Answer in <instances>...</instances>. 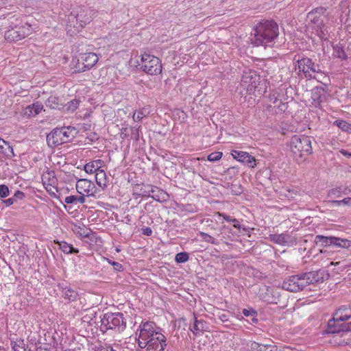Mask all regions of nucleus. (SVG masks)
Segmentation results:
<instances>
[{
	"label": "nucleus",
	"instance_id": "25",
	"mask_svg": "<svg viewBox=\"0 0 351 351\" xmlns=\"http://www.w3.org/2000/svg\"><path fill=\"white\" fill-rule=\"evenodd\" d=\"M252 351H278L276 346L260 344L257 342H252L250 346Z\"/></svg>",
	"mask_w": 351,
	"mask_h": 351
},
{
	"label": "nucleus",
	"instance_id": "10",
	"mask_svg": "<svg viewBox=\"0 0 351 351\" xmlns=\"http://www.w3.org/2000/svg\"><path fill=\"white\" fill-rule=\"evenodd\" d=\"M140 68L148 75H158L162 72L160 60L152 55L144 53L141 56Z\"/></svg>",
	"mask_w": 351,
	"mask_h": 351
},
{
	"label": "nucleus",
	"instance_id": "2",
	"mask_svg": "<svg viewBox=\"0 0 351 351\" xmlns=\"http://www.w3.org/2000/svg\"><path fill=\"white\" fill-rule=\"evenodd\" d=\"M252 43L255 46H271L278 36L279 28L274 20L263 19L254 27Z\"/></svg>",
	"mask_w": 351,
	"mask_h": 351
},
{
	"label": "nucleus",
	"instance_id": "40",
	"mask_svg": "<svg viewBox=\"0 0 351 351\" xmlns=\"http://www.w3.org/2000/svg\"><path fill=\"white\" fill-rule=\"evenodd\" d=\"M147 116L146 111L145 110H141L136 111L133 114V119L134 121H140L143 119V117Z\"/></svg>",
	"mask_w": 351,
	"mask_h": 351
},
{
	"label": "nucleus",
	"instance_id": "14",
	"mask_svg": "<svg viewBox=\"0 0 351 351\" xmlns=\"http://www.w3.org/2000/svg\"><path fill=\"white\" fill-rule=\"evenodd\" d=\"M84 169L85 172L88 174H95V176L103 174L104 176H106V171L107 167L105 162L100 159L92 160L86 163L84 167Z\"/></svg>",
	"mask_w": 351,
	"mask_h": 351
},
{
	"label": "nucleus",
	"instance_id": "34",
	"mask_svg": "<svg viewBox=\"0 0 351 351\" xmlns=\"http://www.w3.org/2000/svg\"><path fill=\"white\" fill-rule=\"evenodd\" d=\"M243 314L247 317L252 318V322L254 324H256L258 322V319L256 318L257 312L252 308L249 309L244 308L243 310Z\"/></svg>",
	"mask_w": 351,
	"mask_h": 351
},
{
	"label": "nucleus",
	"instance_id": "21",
	"mask_svg": "<svg viewBox=\"0 0 351 351\" xmlns=\"http://www.w3.org/2000/svg\"><path fill=\"white\" fill-rule=\"evenodd\" d=\"M149 197H152L157 202H162L168 199L169 195L165 191L154 186Z\"/></svg>",
	"mask_w": 351,
	"mask_h": 351
},
{
	"label": "nucleus",
	"instance_id": "35",
	"mask_svg": "<svg viewBox=\"0 0 351 351\" xmlns=\"http://www.w3.org/2000/svg\"><path fill=\"white\" fill-rule=\"evenodd\" d=\"M333 49L335 57L341 60H346L348 58V56L342 47L336 45L333 47Z\"/></svg>",
	"mask_w": 351,
	"mask_h": 351
},
{
	"label": "nucleus",
	"instance_id": "18",
	"mask_svg": "<svg viewBox=\"0 0 351 351\" xmlns=\"http://www.w3.org/2000/svg\"><path fill=\"white\" fill-rule=\"evenodd\" d=\"M208 328V325L204 319H198L194 316V322L191 328V331L195 335L206 331Z\"/></svg>",
	"mask_w": 351,
	"mask_h": 351
},
{
	"label": "nucleus",
	"instance_id": "57",
	"mask_svg": "<svg viewBox=\"0 0 351 351\" xmlns=\"http://www.w3.org/2000/svg\"><path fill=\"white\" fill-rule=\"evenodd\" d=\"M317 34L322 38V39H326L325 37L324 30V29H319L316 30Z\"/></svg>",
	"mask_w": 351,
	"mask_h": 351
},
{
	"label": "nucleus",
	"instance_id": "62",
	"mask_svg": "<svg viewBox=\"0 0 351 351\" xmlns=\"http://www.w3.org/2000/svg\"><path fill=\"white\" fill-rule=\"evenodd\" d=\"M285 104L281 102V105L278 106V108H280V110L285 111L284 109H282V107H285Z\"/></svg>",
	"mask_w": 351,
	"mask_h": 351
},
{
	"label": "nucleus",
	"instance_id": "37",
	"mask_svg": "<svg viewBox=\"0 0 351 351\" xmlns=\"http://www.w3.org/2000/svg\"><path fill=\"white\" fill-rule=\"evenodd\" d=\"M189 258V256L187 252H179L176 255L175 261L178 263H184L188 261Z\"/></svg>",
	"mask_w": 351,
	"mask_h": 351
},
{
	"label": "nucleus",
	"instance_id": "56",
	"mask_svg": "<svg viewBox=\"0 0 351 351\" xmlns=\"http://www.w3.org/2000/svg\"><path fill=\"white\" fill-rule=\"evenodd\" d=\"M231 222L232 223L233 226L235 228L239 229V230L241 228V225H240V223L238 219L233 218Z\"/></svg>",
	"mask_w": 351,
	"mask_h": 351
},
{
	"label": "nucleus",
	"instance_id": "9",
	"mask_svg": "<svg viewBox=\"0 0 351 351\" xmlns=\"http://www.w3.org/2000/svg\"><path fill=\"white\" fill-rule=\"evenodd\" d=\"M75 133L73 127H62L53 129L47 136V142L49 147H55L70 141Z\"/></svg>",
	"mask_w": 351,
	"mask_h": 351
},
{
	"label": "nucleus",
	"instance_id": "5",
	"mask_svg": "<svg viewBox=\"0 0 351 351\" xmlns=\"http://www.w3.org/2000/svg\"><path fill=\"white\" fill-rule=\"evenodd\" d=\"M8 29L5 32V39L8 42H16L25 38L32 32L31 25L22 24L21 20L13 16L8 19Z\"/></svg>",
	"mask_w": 351,
	"mask_h": 351
},
{
	"label": "nucleus",
	"instance_id": "22",
	"mask_svg": "<svg viewBox=\"0 0 351 351\" xmlns=\"http://www.w3.org/2000/svg\"><path fill=\"white\" fill-rule=\"evenodd\" d=\"M62 297L68 302L75 301L78 298L77 291L71 287H62Z\"/></svg>",
	"mask_w": 351,
	"mask_h": 351
},
{
	"label": "nucleus",
	"instance_id": "23",
	"mask_svg": "<svg viewBox=\"0 0 351 351\" xmlns=\"http://www.w3.org/2000/svg\"><path fill=\"white\" fill-rule=\"evenodd\" d=\"M289 236L287 234H271L269 240L278 245H285L289 241Z\"/></svg>",
	"mask_w": 351,
	"mask_h": 351
},
{
	"label": "nucleus",
	"instance_id": "53",
	"mask_svg": "<svg viewBox=\"0 0 351 351\" xmlns=\"http://www.w3.org/2000/svg\"><path fill=\"white\" fill-rule=\"evenodd\" d=\"M217 215L219 216V217H223V219L224 220H226V221H228V222H231L232 219L233 218H231L229 215H227L226 214L222 213H218Z\"/></svg>",
	"mask_w": 351,
	"mask_h": 351
},
{
	"label": "nucleus",
	"instance_id": "64",
	"mask_svg": "<svg viewBox=\"0 0 351 351\" xmlns=\"http://www.w3.org/2000/svg\"><path fill=\"white\" fill-rule=\"evenodd\" d=\"M0 351H5V350L0 346Z\"/></svg>",
	"mask_w": 351,
	"mask_h": 351
},
{
	"label": "nucleus",
	"instance_id": "59",
	"mask_svg": "<svg viewBox=\"0 0 351 351\" xmlns=\"http://www.w3.org/2000/svg\"><path fill=\"white\" fill-rule=\"evenodd\" d=\"M341 154H343L344 156H351V153H349L348 152L346 151V150H342L341 152Z\"/></svg>",
	"mask_w": 351,
	"mask_h": 351
},
{
	"label": "nucleus",
	"instance_id": "54",
	"mask_svg": "<svg viewBox=\"0 0 351 351\" xmlns=\"http://www.w3.org/2000/svg\"><path fill=\"white\" fill-rule=\"evenodd\" d=\"M15 202H16L12 198V197L3 201V203H4L6 206H10L12 205Z\"/></svg>",
	"mask_w": 351,
	"mask_h": 351
},
{
	"label": "nucleus",
	"instance_id": "28",
	"mask_svg": "<svg viewBox=\"0 0 351 351\" xmlns=\"http://www.w3.org/2000/svg\"><path fill=\"white\" fill-rule=\"evenodd\" d=\"M332 238V236L317 235L315 237L314 242L319 246H331Z\"/></svg>",
	"mask_w": 351,
	"mask_h": 351
},
{
	"label": "nucleus",
	"instance_id": "19",
	"mask_svg": "<svg viewBox=\"0 0 351 351\" xmlns=\"http://www.w3.org/2000/svg\"><path fill=\"white\" fill-rule=\"evenodd\" d=\"M154 185L148 184H136L134 186V191L138 193V195L141 197H150L151 193L154 189Z\"/></svg>",
	"mask_w": 351,
	"mask_h": 351
},
{
	"label": "nucleus",
	"instance_id": "41",
	"mask_svg": "<svg viewBox=\"0 0 351 351\" xmlns=\"http://www.w3.org/2000/svg\"><path fill=\"white\" fill-rule=\"evenodd\" d=\"M200 236H201L202 239L204 241H206L207 243H211V244H216L217 243L216 239L214 237H213L212 236H210L208 234H207V233L201 232H200Z\"/></svg>",
	"mask_w": 351,
	"mask_h": 351
},
{
	"label": "nucleus",
	"instance_id": "61",
	"mask_svg": "<svg viewBox=\"0 0 351 351\" xmlns=\"http://www.w3.org/2000/svg\"><path fill=\"white\" fill-rule=\"evenodd\" d=\"M320 98V95H319L317 93H314V99H319Z\"/></svg>",
	"mask_w": 351,
	"mask_h": 351
},
{
	"label": "nucleus",
	"instance_id": "1",
	"mask_svg": "<svg viewBox=\"0 0 351 351\" xmlns=\"http://www.w3.org/2000/svg\"><path fill=\"white\" fill-rule=\"evenodd\" d=\"M136 336L138 346L142 351H165L167 346L162 330L153 322H142Z\"/></svg>",
	"mask_w": 351,
	"mask_h": 351
},
{
	"label": "nucleus",
	"instance_id": "6",
	"mask_svg": "<svg viewBox=\"0 0 351 351\" xmlns=\"http://www.w3.org/2000/svg\"><path fill=\"white\" fill-rule=\"evenodd\" d=\"M93 10L82 7L73 10L68 15L67 27H73L75 31L79 32L92 21Z\"/></svg>",
	"mask_w": 351,
	"mask_h": 351
},
{
	"label": "nucleus",
	"instance_id": "44",
	"mask_svg": "<svg viewBox=\"0 0 351 351\" xmlns=\"http://www.w3.org/2000/svg\"><path fill=\"white\" fill-rule=\"evenodd\" d=\"M332 204L336 206H340L342 204L346 205H351V197H346L341 200L332 201Z\"/></svg>",
	"mask_w": 351,
	"mask_h": 351
},
{
	"label": "nucleus",
	"instance_id": "33",
	"mask_svg": "<svg viewBox=\"0 0 351 351\" xmlns=\"http://www.w3.org/2000/svg\"><path fill=\"white\" fill-rule=\"evenodd\" d=\"M108 177H93V182L95 181L97 183V187L98 191L104 189L108 182Z\"/></svg>",
	"mask_w": 351,
	"mask_h": 351
},
{
	"label": "nucleus",
	"instance_id": "43",
	"mask_svg": "<svg viewBox=\"0 0 351 351\" xmlns=\"http://www.w3.org/2000/svg\"><path fill=\"white\" fill-rule=\"evenodd\" d=\"M10 194V190L7 185L1 184L0 185V198L3 199L8 197Z\"/></svg>",
	"mask_w": 351,
	"mask_h": 351
},
{
	"label": "nucleus",
	"instance_id": "12",
	"mask_svg": "<svg viewBox=\"0 0 351 351\" xmlns=\"http://www.w3.org/2000/svg\"><path fill=\"white\" fill-rule=\"evenodd\" d=\"M296 69H299L300 72H302L304 77L307 79L313 78L312 73H322L319 69V66L316 64L311 58L304 57L302 59L297 60Z\"/></svg>",
	"mask_w": 351,
	"mask_h": 351
},
{
	"label": "nucleus",
	"instance_id": "45",
	"mask_svg": "<svg viewBox=\"0 0 351 351\" xmlns=\"http://www.w3.org/2000/svg\"><path fill=\"white\" fill-rule=\"evenodd\" d=\"M12 349L14 351L19 350V351H25V349L23 347V341H20L19 343L17 342H12Z\"/></svg>",
	"mask_w": 351,
	"mask_h": 351
},
{
	"label": "nucleus",
	"instance_id": "30",
	"mask_svg": "<svg viewBox=\"0 0 351 351\" xmlns=\"http://www.w3.org/2000/svg\"><path fill=\"white\" fill-rule=\"evenodd\" d=\"M350 192V190L346 186H339L335 189H332L329 191L328 195L329 196L334 197H341V195H347Z\"/></svg>",
	"mask_w": 351,
	"mask_h": 351
},
{
	"label": "nucleus",
	"instance_id": "52",
	"mask_svg": "<svg viewBox=\"0 0 351 351\" xmlns=\"http://www.w3.org/2000/svg\"><path fill=\"white\" fill-rule=\"evenodd\" d=\"M265 300L271 304H277L278 303V298L273 295L271 298L268 297L267 298H265Z\"/></svg>",
	"mask_w": 351,
	"mask_h": 351
},
{
	"label": "nucleus",
	"instance_id": "49",
	"mask_svg": "<svg viewBox=\"0 0 351 351\" xmlns=\"http://www.w3.org/2000/svg\"><path fill=\"white\" fill-rule=\"evenodd\" d=\"M218 317L222 322H227L229 321L228 315L225 313H219Z\"/></svg>",
	"mask_w": 351,
	"mask_h": 351
},
{
	"label": "nucleus",
	"instance_id": "20",
	"mask_svg": "<svg viewBox=\"0 0 351 351\" xmlns=\"http://www.w3.org/2000/svg\"><path fill=\"white\" fill-rule=\"evenodd\" d=\"M326 10V9L324 7H317L308 13L307 19L312 23H315L321 19V16L325 13Z\"/></svg>",
	"mask_w": 351,
	"mask_h": 351
},
{
	"label": "nucleus",
	"instance_id": "63",
	"mask_svg": "<svg viewBox=\"0 0 351 351\" xmlns=\"http://www.w3.org/2000/svg\"><path fill=\"white\" fill-rule=\"evenodd\" d=\"M231 170L234 171V167H232V168H230V169H228V171H229V173H230V171H231Z\"/></svg>",
	"mask_w": 351,
	"mask_h": 351
},
{
	"label": "nucleus",
	"instance_id": "8",
	"mask_svg": "<svg viewBox=\"0 0 351 351\" xmlns=\"http://www.w3.org/2000/svg\"><path fill=\"white\" fill-rule=\"evenodd\" d=\"M126 328V319L122 313H107L101 319L100 330L105 332L108 330L121 332Z\"/></svg>",
	"mask_w": 351,
	"mask_h": 351
},
{
	"label": "nucleus",
	"instance_id": "31",
	"mask_svg": "<svg viewBox=\"0 0 351 351\" xmlns=\"http://www.w3.org/2000/svg\"><path fill=\"white\" fill-rule=\"evenodd\" d=\"M60 249L65 254H77L79 250L74 248L72 245L66 243V241H61L59 243Z\"/></svg>",
	"mask_w": 351,
	"mask_h": 351
},
{
	"label": "nucleus",
	"instance_id": "29",
	"mask_svg": "<svg viewBox=\"0 0 351 351\" xmlns=\"http://www.w3.org/2000/svg\"><path fill=\"white\" fill-rule=\"evenodd\" d=\"M45 104L47 107L52 109H60L62 106V104H60V99L56 95L49 96Z\"/></svg>",
	"mask_w": 351,
	"mask_h": 351
},
{
	"label": "nucleus",
	"instance_id": "46",
	"mask_svg": "<svg viewBox=\"0 0 351 351\" xmlns=\"http://www.w3.org/2000/svg\"><path fill=\"white\" fill-rule=\"evenodd\" d=\"M107 260H108V262L113 266V268L114 270H116V271H122L123 270V265L121 263H119L118 262H115V261H112L110 259H107Z\"/></svg>",
	"mask_w": 351,
	"mask_h": 351
},
{
	"label": "nucleus",
	"instance_id": "7",
	"mask_svg": "<svg viewBox=\"0 0 351 351\" xmlns=\"http://www.w3.org/2000/svg\"><path fill=\"white\" fill-rule=\"evenodd\" d=\"M290 149L296 160L312 153L311 138L305 135H293L290 141Z\"/></svg>",
	"mask_w": 351,
	"mask_h": 351
},
{
	"label": "nucleus",
	"instance_id": "3",
	"mask_svg": "<svg viewBox=\"0 0 351 351\" xmlns=\"http://www.w3.org/2000/svg\"><path fill=\"white\" fill-rule=\"evenodd\" d=\"M351 319V308L342 306L334 313L332 318L328 322L326 333H339L351 330V322L341 323Z\"/></svg>",
	"mask_w": 351,
	"mask_h": 351
},
{
	"label": "nucleus",
	"instance_id": "42",
	"mask_svg": "<svg viewBox=\"0 0 351 351\" xmlns=\"http://www.w3.org/2000/svg\"><path fill=\"white\" fill-rule=\"evenodd\" d=\"M222 155H223L222 152H215L210 154L208 156V160L211 162H215V161L220 160L222 157Z\"/></svg>",
	"mask_w": 351,
	"mask_h": 351
},
{
	"label": "nucleus",
	"instance_id": "32",
	"mask_svg": "<svg viewBox=\"0 0 351 351\" xmlns=\"http://www.w3.org/2000/svg\"><path fill=\"white\" fill-rule=\"evenodd\" d=\"M0 152L8 158H12L14 156L12 147L5 141H4V143L1 144Z\"/></svg>",
	"mask_w": 351,
	"mask_h": 351
},
{
	"label": "nucleus",
	"instance_id": "36",
	"mask_svg": "<svg viewBox=\"0 0 351 351\" xmlns=\"http://www.w3.org/2000/svg\"><path fill=\"white\" fill-rule=\"evenodd\" d=\"M334 125H337L343 131L348 132L349 130H351V124L348 123V122L343 120H336L334 122Z\"/></svg>",
	"mask_w": 351,
	"mask_h": 351
},
{
	"label": "nucleus",
	"instance_id": "4",
	"mask_svg": "<svg viewBox=\"0 0 351 351\" xmlns=\"http://www.w3.org/2000/svg\"><path fill=\"white\" fill-rule=\"evenodd\" d=\"M318 274L310 271L293 275L285 279L282 282V288L291 292L302 291L306 286L318 282Z\"/></svg>",
	"mask_w": 351,
	"mask_h": 351
},
{
	"label": "nucleus",
	"instance_id": "13",
	"mask_svg": "<svg viewBox=\"0 0 351 351\" xmlns=\"http://www.w3.org/2000/svg\"><path fill=\"white\" fill-rule=\"evenodd\" d=\"M76 189L80 195L92 196L98 192V189L93 180L80 178L77 181Z\"/></svg>",
	"mask_w": 351,
	"mask_h": 351
},
{
	"label": "nucleus",
	"instance_id": "16",
	"mask_svg": "<svg viewBox=\"0 0 351 351\" xmlns=\"http://www.w3.org/2000/svg\"><path fill=\"white\" fill-rule=\"evenodd\" d=\"M231 155L234 159L247 165L250 167H254L256 165L255 158L246 152L232 150Z\"/></svg>",
	"mask_w": 351,
	"mask_h": 351
},
{
	"label": "nucleus",
	"instance_id": "38",
	"mask_svg": "<svg viewBox=\"0 0 351 351\" xmlns=\"http://www.w3.org/2000/svg\"><path fill=\"white\" fill-rule=\"evenodd\" d=\"M141 125L138 127H131L129 128L130 132V136L132 139L135 141H138L139 140V132H140Z\"/></svg>",
	"mask_w": 351,
	"mask_h": 351
},
{
	"label": "nucleus",
	"instance_id": "26",
	"mask_svg": "<svg viewBox=\"0 0 351 351\" xmlns=\"http://www.w3.org/2000/svg\"><path fill=\"white\" fill-rule=\"evenodd\" d=\"M43 108L42 104L36 102L32 105H29L25 108V114L28 116H36L39 114Z\"/></svg>",
	"mask_w": 351,
	"mask_h": 351
},
{
	"label": "nucleus",
	"instance_id": "11",
	"mask_svg": "<svg viewBox=\"0 0 351 351\" xmlns=\"http://www.w3.org/2000/svg\"><path fill=\"white\" fill-rule=\"evenodd\" d=\"M98 60L99 58L95 53H82L75 64V72L82 73L90 70Z\"/></svg>",
	"mask_w": 351,
	"mask_h": 351
},
{
	"label": "nucleus",
	"instance_id": "27",
	"mask_svg": "<svg viewBox=\"0 0 351 351\" xmlns=\"http://www.w3.org/2000/svg\"><path fill=\"white\" fill-rule=\"evenodd\" d=\"M73 230L76 234L83 238H88L90 236V230L84 224L75 225Z\"/></svg>",
	"mask_w": 351,
	"mask_h": 351
},
{
	"label": "nucleus",
	"instance_id": "15",
	"mask_svg": "<svg viewBox=\"0 0 351 351\" xmlns=\"http://www.w3.org/2000/svg\"><path fill=\"white\" fill-rule=\"evenodd\" d=\"M258 80L259 75L255 71H250L243 73L241 77V84L243 86H247V89L252 90L257 87Z\"/></svg>",
	"mask_w": 351,
	"mask_h": 351
},
{
	"label": "nucleus",
	"instance_id": "58",
	"mask_svg": "<svg viewBox=\"0 0 351 351\" xmlns=\"http://www.w3.org/2000/svg\"><path fill=\"white\" fill-rule=\"evenodd\" d=\"M85 196H86V195H81V196H80V197H77V196L76 204H77V203H81V204L84 203V202H85V197H85Z\"/></svg>",
	"mask_w": 351,
	"mask_h": 351
},
{
	"label": "nucleus",
	"instance_id": "60",
	"mask_svg": "<svg viewBox=\"0 0 351 351\" xmlns=\"http://www.w3.org/2000/svg\"><path fill=\"white\" fill-rule=\"evenodd\" d=\"M278 351H298V350H293V349H291V348H286L283 349L282 350H278Z\"/></svg>",
	"mask_w": 351,
	"mask_h": 351
},
{
	"label": "nucleus",
	"instance_id": "17",
	"mask_svg": "<svg viewBox=\"0 0 351 351\" xmlns=\"http://www.w3.org/2000/svg\"><path fill=\"white\" fill-rule=\"evenodd\" d=\"M40 178L46 191L51 195L55 196L58 192V180L56 177H40Z\"/></svg>",
	"mask_w": 351,
	"mask_h": 351
},
{
	"label": "nucleus",
	"instance_id": "39",
	"mask_svg": "<svg viewBox=\"0 0 351 351\" xmlns=\"http://www.w3.org/2000/svg\"><path fill=\"white\" fill-rule=\"evenodd\" d=\"M79 106V101L77 99H73L67 103L66 105L68 111L74 112Z\"/></svg>",
	"mask_w": 351,
	"mask_h": 351
},
{
	"label": "nucleus",
	"instance_id": "47",
	"mask_svg": "<svg viewBox=\"0 0 351 351\" xmlns=\"http://www.w3.org/2000/svg\"><path fill=\"white\" fill-rule=\"evenodd\" d=\"M24 197H25V194H24V193H23V192H22V191H16L14 193V195H13L12 198L14 199V201H15V202H16V201H17V200H19V199H23V198H24Z\"/></svg>",
	"mask_w": 351,
	"mask_h": 351
},
{
	"label": "nucleus",
	"instance_id": "48",
	"mask_svg": "<svg viewBox=\"0 0 351 351\" xmlns=\"http://www.w3.org/2000/svg\"><path fill=\"white\" fill-rule=\"evenodd\" d=\"M76 200H77V196L69 195V196H67L65 197L64 202L68 204H74V203L76 204Z\"/></svg>",
	"mask_w": 351,
	"mask_h": 351
},
{
	"label": "nucleus",
	"instance_id": "50",
	"mask_svg": "<svg viewBox=\"0 0 351 351\" xmlns=\"http://www.w3.org/2000/svg\"><path fill=\"white\" fill-rule=\"evenodd\" d=\"M128 132H129V129L128 128H123L121 129V137L122 138L129 137L130 136V134H129Z\"/></svg>",
	"mask_w": 351,
	"mask_h": 351
},
{
	"label": "nucleus",
	"instance_id": "51",
	"mask_svg": "<svg viewBox=\"0 0 351 351\" xmlns=\"http://www.w3.org/2000/svg\"><path fill=\"white\" fill-rule=\"evenodd\" d=\"M314 24L316 25V30L324 29L325 24L322 19Z\"/></svg>",
	"mask_w": 351,
	"mask_h": 351
},
{
	"label": "nucleus",
	"instance_id": "24",
	"mask_svg": "<svg viewBox=\"0 0 351 351\" xmlns=\"http://www.w3.org/2000/svg\"><path fill=\"white\" fill-rule=\"evenodd\" d=\"M331 245L339 248L348 249L351 246V241L347 239L332 237Z\"/></svg>",
	"mask_w": 351,
	"mask_h": 351
},
{
	"label": "nucleus",
	"instance_id": "55",
	"mask_svg": "<svg viewBox=\"0 0 351 351\" xmlns=\"http://www.w3.org/2000/svg\"><path fill=\"white\" fill-rule=\"evenodd\" d=\"M142 231H143V234L146 235V236H150L152 234V230L149 227H146L145 228H143Z\"/></svg>",
	"mask_w": 351,
	"mask_h": 351
}]
</instances>
